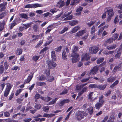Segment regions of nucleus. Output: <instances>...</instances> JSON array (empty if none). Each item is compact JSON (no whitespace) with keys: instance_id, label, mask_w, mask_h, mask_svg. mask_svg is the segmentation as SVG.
Instances as JSON below:
<instances>
[{"instance_id":"nucleus-1","label":"nucleus","mask_w":122,"mask_h":122,"mask_svg":"<svg viewBox=\"0 0 122 122\" xmlns=\"http://www.w3.org/2000/svg\"><path fill=\"white\" fill-rule=\"evenodd\" d=\"M86 116V113L85 112L78 111L75 117L77 120H81L84 118V116Z\"/></svg>"},{"instance_id":"nucleus-2","label":"nucleus","mask_w":122,"mask_h":122,"mask_svg":"<svg viewBox=\"0 0 122 122\" xmlns=\"http://www.w3.org/2000/svg\"><path fill=\"white\" fill-rule=\"evenodd\" d=\"M46 64H47L48 67L50 69H52L56 66V64L53 61H50L48 60L46 61Z\"/></svg>"},{"instance_id":"nucleus-3","label":"nucleus","mask_w":122,"mask_h":122,"mask_svg":"<svg viewBox=\"0 0 122 122\" xmlns=\"http://www.w3.org/2000/svg\"><path fill=\"white\" fill-rule=\"evenodd\" d=\"M78 50V46H74L72 50V52L71 53V55H72V56H74V55H79L77 53Z\"/></svg>"},{"instance_id":"nucleus-4","label":"nucleus","mask_w":122,"mask_h":122,"mask_svg":"<svg viewBox=\"0 0 122 122\" xmlns=\"http://www.w3.org/2000/svg\"><path fill=\"white\" fill-rule=\"evenodd\" d=\"M33 74H32V73H30L26 79L25 80V81L24 83V84L28 83L30 81L33 77Z\"/></svg>"},{"instance_id":"nucleus-5","label":"nucleus","mask_w":122,"mask_h":122,"mask_svg":"<svg viewBox=\"0 0 122 122\" xmlns=\"http://www.w3.org/2000/svg\"><path fill=\"white\" fill-rule=\"evenodd\" d=\"M90 56L89 53H86L82 57L81 60L82 61L84 60L87 61L90 59Z\"/></svg>"},{"instance_id":"nucleus-6","label":"nucleus","mask_w":122,"mask_h":122,"mask_svg":"<svg viewBox=\"0 0 122 122\" xmlns=\"http://www.w3.org/2000/svg\"><path fill=\"white\" fill-rule=\"evenodd\" d=\"M103 104L104 103L102 102H98L95 104L94 108L99 110L103 106Z\"/></svg>"},{"instance_id":"nucleus-7","label":"nucleus","mask_w":122,"mask_h":122,"mask_svg":"<svg viewBox=\"0 0 122 122\" xmlns=\"http://www.w3.org/2000/svg\"><path fill=\"white\" fill-rule=\"evenodd\" d=\"M99 69V67L97 66H95L91 70V73L92 74L95 75Z\"/></svg>"},{"instance_id":"nucleus-8","label":"nucleus","mask_w":122,"mask_h":122,"mask_svg":"<svg viewBox=\"0 0 122 122\" xmlns=\"http://www.w3.org/2000/svg\"><path fill=\"white\" fill-rule=\"evenodd\" d=\"M71 57H73L71 58L72 63H74L78 61V58L79 56L77 55H74V56H72V55H71Z\"/></svg>"},{"instance_id":"nucleus-9","label":"nucleus","mask_w":122,"mask_h":122,"mask_svg":"<svg viewBox=\"0 0 122 122\" xmlns=\"http://www.w3.org/2000/svg\"><path fill=\"white\" fill-rule=\"evenodd\" d=\"M52 36H48V38H47V40L50 41H47V42L45 44L46 45V46L50 44L53 41V40L52 39Z\"/></svg>"},{"instance_id":"nucleus-10","label":"nucleus","mask_w":122,"mask_h":122,"mask_svg":"<svg viewBox=\"0 0 122 122\" xmlns=\"http://www.w3.org/2000/svg\"><path fill=\"white\" fill-rule=\"evenodd\" d=\"M106 13H108V16L112 17L114 14V12L113 10L110 9L106 11Z\"/></svg>"},{"instance_id":"nucleus-11","label":"nucleus","mask_w":122,"mask_h":122,"mask_svg":"<svg viewBox=\"0 0 122 122\" xmlns=\"http://www.w3.org/2000/svg\"><path fill=\"white\" fill-rule=\"evenodd\" d=\"M23 52V49L21 47L17 48L15 51V53L20 55Z\"/></svg>"},{"instance_id":"nucleus-12","label":"nucleus","mask_w":122,"mask_h":122,"mask_svg":"<svg viewBox=\"0 0 122 122\" xmlns=\"http://www.w3.org/2000/svg\"><path fill=\"white\" fill-rule=\"evenodd\" d=\"M85 33V31L84 30H81L77 32L76 35V36H81Z\"/></svg>"},{"instance_id":"nucleus-13","label":"nucleus","mask_w":122,"mask_h":122,"mask_svg":"<svg viewBox=\"0 0 122 122\" xmlns=\"http://www.w3.org/2000/svg\"><path fill=\"white\" fill-rule=\"evenodd\" d=\"M32 28L34 31L35 32H36L39 31V28L37 24H34Z\"/></svg>"},{"instance_id":"nucleus-14","label":"nucleus","mask_w":122,"mask_h":122,"mask_svg":"<svg viewBox=\"0 0 122 122\" xmlns=\"http://www.w3.org/2000/svg\"><path fill=\"white\" fill-rule=\"evenodd\" d=\"M80 28V27L79 26H75L74 28L72 29L71 31V34L75 33L78 30H79Z\"/></svg>"},{"instance_id":"nucleus-15","label":"nucleus","mask_w":122,"mask_h":122,"mask_svg":"<svg viewBox=\"0 0 122 122\" xmlns=\"http://www.w3.org/2000/svg\"><path fill=\"white\" fill-rule=\"evenodd\" d=\"M69 102V101L68 99H64L60 103V106H62L64 105V104L68 103Z\"/></svg>"},{"instance_id":"nucleus-16","label":"nucleus","mask_w":122,"mask_h":122,"mask_svg":"<svg viewBox=\"0 0 122 122\" xmlns=\"http://www.w3.org/2000/svg\"><path fill=\"white\" fill-rule=\"evenodd\" d=\"M121 67V65L120 64L118 65L117 66H115L113 70V72L114 73H115L117 70H119Z\"/></svg>"},{"instance_id":"nucleus-17","label":"nucleus","mask_w":122,"mask_h":122,"mask_svg":"<svg viewBox=\"0 0 122 122\" xmlns=\"http://www.w3.org/2000/svg\"><path fill=\"white\" fill-rule=\"evenodd\" d=\"M96 22V21L95 20H93V19L92 18L91 21L90 22H89L87 23V25L89 27H91L94 25Z\"/></svg>"},{"instance_id":"nucleus-18","label":"nucleus","mask_w":122,"mask_h":122,"mask_svg":"<svg viewBox=\"0 0 122 122\" xmlns=\"http://www.w3.org/2000/svg\"><path fill=\"white\" fill-rule=\"evenodd\" d=\"M6 87L5 89L10 91L11 88L13 87V85L9 83H6Z\"/></svg>"},{"instance_id":"nucleus-19","label":"nucleus","mask_w":122,"mask_h":122,"mask_svg":"<svg viewBox=\"0 0 122 122\" xmlns=\"http://www.w3.org/2000/svg\"><path fill=\"white\" fill-rule=\"evenodd\" d=\"M5 85V84L3 82H2L0 83V92H1L3 91Z\"/></svg>"},{"instance_id":"nucleus-20","label":"nucleus","mask_w":122,"mask_h":122,"mask_svg":"<svg viewBox=\"0 0 122 122\" xmlns=\"http://www.w3.org/2000/svg\"><path fill=\"white\" fill-rule=\"evenodd\" d=\"M55 51H52L51 53V57L53 60L55 61L56 60V56L55 54Z\"/></svg>"},{"instance_id":"nucleus-21","label":"nucleus","mask_w":122,"mask_h":122,"mask_svg":"<svg viewBox=\"0 0 122 122\" xmlns=\"http://www.w3.org/2000/svg\"><path fill=\"white\" fill-rule=\"evenodd\" d=\"M107 86V84H104V85H99L97 86V88L101 90H103L106 88Z\"/></svg>"},{"instance_id":"nucleus-22","label":"nucleus","mask_w":122,"mask_h":122,"mask_svg":"<svg viewBox=\"0 0 122 122\" xmlns=\"http://www.w3.org/2000/svg\"><path fill=\"white\" fill-rule=\"evenodd\" d=\"M57 4L59 5H60L59 8H61L65 5V2L64 1L59 0Z\"/></svg>"},{"instance_id":"nucleus-23","label":"nucleus","mask_w":122,"mask_h":122,"mask_svg":"<svg viewBox=\"0 0 122 122\" xmlns=\"http://www.w3.org/2000/svg\"><path fill=\"white\" fill-rule=\"evenodd\" d=\"M81 0H73V1H72L71 2V5H76Z\"/></svg>"},{"instance_id":"nucleus-24","label":"nucleus","mask_w":122,"mask_h":122,"mask_svg":"<svg viewBox=\"0 0 122 122\" xmlns=\"http://www.w3.org/2000/svg\"><path fill=\"white\" fill-rule=\"evenodd\" d=\"M93 108L91 107L87 109L90 115L92 114L93 112Z\"/></svg>"},{"instance_id":"nucleus-25","label":"nucleus","mask_w":122,"mask_h":122,"mask_svg":"<svg viewBox=\"0 0 122 122\" xmlns=\"http://www.w3.org/2000/svg\"><path fill=\"white\" fill-rule=\"evenodd\" d=\"M78 22L77 21L72 20L70 21L69 22V25L72 26L75 25L77 24Z\"/></svg>"},{"instance_id":"nucleus-26","label":"nucleus","mask_w":122,"mask_h":122,"mask_svg":"<svg viewBox=\"0 0 122 122\" xmlns=\"http://www.w3.org/2000/svg\"><path fill=\"white\" fill-rule=\"evenodd\" d=\"M116 47V45H112L107 46V48L109 50H111L112 49H114Z\"/></svg>"},{"instance_id":"nucleus-27","label":"nucleus","mask_w":122,"mask_h":122,"mask_svg":"<svg viewBox=\"0 0 122 122\" xmlns=\"http://www.w3.org/2000/svg\"><path fill=\"white\" fill-rule=\"evenodd\" d=\"M58 98H56L54 99H53L51 101L49 102L47 105H52L55 103L56 102V101L58 100Z\"/></svg>"},{"instance_id":"nucleus-28","label":"nucleus","mask_w":122,"mask_h":122,"mask_svg":"<svg viewBox=\"0 0 122 122\" xmlns=\"http://www.w3.org/2000/svg\"><path fill=\"white\" fill-rule=\"evenodd\" d=\"M67 55L65 51H63L62 54V58L63 60H66L67 59Z\"/></svg>"},{"instance_id":"nucleus-29","label":"nucleus","mask_w":122,"mask_h":122,"mask_svg":"<svg viewBox=\"0 0 122 122\" xmlns=\"http://www.w3.org/2000/svg\"><path fill=\"white\" fill-rule=\"evenodd\" d=\"M108 27V26H104L103 27H101L100 29L98 31V33L99 34L101 35L102 33V31L104 29L105 27H106V28H107Z\"/></svg>"},{"instance_id":"nucleus-30","label":"nucleus","mask_w":122,"mask_h":122,"mask_svg":"<svg viewBox=\"0 0 122 122\" xmlns=\"http://www.w3.org/2000/svg\"><path fill=\"white\" fill-rule=\"evenodd\" d=\"M68 30V27L65 26L62 30L59 32V33L61 34L63 33L66 31H67Z\"/></svg>"},{"instance_id":"nucleus-31","label":"nucleus","mask_w":122,"mask_h":122,"mask_svg":"<svg viewBox=\"0 0 122 122\" xmlns=\"http://www.w3.org/2000/svg\"><path fill=\"white\" fill-rule=\"evenodd\" d=\"M107 81L108 82H112L115 80V78L113 77H112L110 76L107 78Z\"/></svg>"},{"instance_id":"nucleus-32","label":"nucleus","mask_w":122,"mask_h":122,"mask_svg":"<svg viewBox=\"0 0 122 122\" xmlns=\"http://www.w3.org/2000/svg\"><path fill=\"white\" fill-rule=\"evenodd\" d=\"M36 85L37 86H45L46 85V83L44 82H37L36 83Z\"/></svg>"},{"instance_id":"nucleus-33","label":"nucleus","mask_w":122,"mask_h":122,"mask_svg":"<svg viewBox=\"0 0 122 122\" xmlns=\"http://www.w3.org/2000/svg\"><path fill=\"white\" fill-rule=\"evenodd\" d=\"M104 58L100 57L97 60V64H99L102 62L104 60Z\"/></svg>"},{"instance_id":"nucleus-34","label":"nucleus","mask_w":122,"mask_h":122,"mask_svg":"<svg viewBox=\"0 0 122 122\" xmlns=\"http://www.w3.org/2000/svg\"><path fill=\"white\" fill-rule=\"evenodd\" d=\"M10 91L5 89L4 93V96L5 97H7L8 96L10 92Z\"/></svg>"},{"instance_id":"nucleus-35","label":"nucleus","mask_w":122,"mask_h":122,"mask_svg":"<svg viewBox=\"0 0 122 122\" xmlns=\"http://www.w3.org/2000/svg\"><path fill=\"white\" fill-rule=\"evenodd\" d=\"M9 65L7 61H5L4 63V70H6L8 68Z\"/></svg>"},{"instance_id":"nucleus-36","label":"nucleus","mask_w":122,"mask_h":122,"mask_svg":"<svg viewBox=\"0 0 122 122\" xmlns=\"http://www.w3.org/2000/svg\"><path fill=\"white\" fill-rule=\"evenodd\" d=\"M20 15L21 17L22 18L26 19L28 18L27 15L25 14L22 13Z\"/></svg>"},{"instance_id":"nucleus-37","label":"nucleus","mask_w":122,"mask_h":122,"mask_svg":"<svg viewBox=\"0 0 122 122\" xmlns=\"http://www.w3.org/2000/svg\"><path fill=\"white\" fill-rule=\"evenodd\" d=\"M40 56H33L32 59L34 61H36L40 58Z\"/></svg>"},{"instance_id":"nucleus-38","label":"nucleus","mask_w":122,"mask_h":122,"mask_svg":"<svg viewBox=\"0 0 122 122\" xmlns=\"http://www.w3.org/2000/svg\"><path fill=\"white\" fill-rule=\"evenodd\" d=\"M96 29L95 26L93 25L91 28V34H92L94 33L95 32Z\"/></svg>"},{"instance_id":"nucleus-39","label":"nucleus","mask_w":122,"mask_h":122,"mask_svg":"<svg viewBox=\"0 0 122 122\" xmlns=\"http://www.w3.org/2000/svg\"><path fill=\"white\" fill-rule=\"evenodd\" d=\"M97 86L96 84H90L89 85V88H97Z\"/></svg>"},{"instance_id":"nucleus-40","label":"nucleus","mask_w":122,"mask_h":122,"mask_svg":"<svg viewBox=\"0 0 122 122\" xmlns=\"http://www.w3.org/2000/svg\"><path fill=\"white\" fill-rule=\"evenodd\" d=\"M22 90L21 89H18L16 91L15 95L16 96H18L19 94L22 92Z\"/></svg>"},{"instance_id":"nucleus-41","label":"nucleus","mask_w":122,"mask_h":122,"mask_svg":"<svg viewBox=\"0 0 122 122\" xmlns=\"http://www.w3.org/2000/svg\"><path fill=\"white\" fill-rule=\"evenodd\" d=\"M47 79L48 81L50 82L54 80V78L53 76H48V77Z\"/></svg>"},{"instance_id":"nucleus-42","label":"nucleus","mask_w":122,"mask_h":122,"mask_svg":"<svg viewBox=\"0 0 122 122\" xmlns=\"http://www.w3.org/2000/svg\"><path fill=\"white\" fill-rule=\"evenodd\" d=\"M118 36L119 35L117 33H116L112 36V37L114 41L118 38Z\"/></svg>"},{"instance_id":"nucleus-43","label":"nucleus","mask_w":122,"mask_h":122,"mask_svg":"<svg viewBox=\"0 0 122 122\" xmlns=\"http://www.w3.org/2000/svg\"><path fill=\"white\" fill-rule=\"evenodd\" d=\"M4 71L3 65H1L0 66V74H2Z\"/></svg>"},{"instance_id":"nucleus-44","label":"nucleus","mask_w":122,"mask_h":122,"mask_svg":"<svg viewBox=\"0 0 122 122\" xmlns=\"http://www.w3.org/2000/svg\"><path fill=\"white\" fill-rule=\"evenodd\" d=\"M62 47L61 46L55 48V51L56 52H60L61 51Z\"/></svg>"},{"instance_id":"nucleus-45","label":"nucleus","mask_w":122,"mask_h":122,"mask_svg":"<svg viewBox=\"0 0 122 122\" xmlns=\"http://www.w3.org/2000/svg\"><path fill=\"white\" fill-rule=\"evenodd\" d=\"M99 47H98L97 46L94 49H93L92 50L93 53L94 54L97 53L98 51Z\"/></svg>"},{"instance_id":"nucleus-46","label":"nucleus","mask_w":122,"mask_h":122,"mask_svg":"<svg viewBox=\"0 0 122 122\" xmlns=\"http://www.w3.org/2000/svg\"><path fill=\"white\" fill-rule=\"evenodd\" d=\"M39 37V36L38 35H33L32 36V38H33L32 40V41H36L37 39Z\"/></svg>"},{"instance_id":"nucleus-47","label":"nucleus","mask_w":122,"mask_h":122,"mask_svg":"<svg viewBox=\"0 0 122 122\" xmlns=\"http://www.w3.org/2000/svg\"><path fill=\"white\" fill-rule=\"evenodd\" d=\"M72 16L71 15L68 16H67L64 19V20H66L72 19Z\"/></svg>"},{"instance_id":"nucleus-48","label":"nucleus","mask_w":122,"mask_h":122,"mask_svg":"<svg viewBox=\"0 0 122 122\" xmlns=\"http://www.w3.org/2000/svg\"><path fill=\"white\" fill-rule=\"evenodd\" d=\"M41 105L40 104H36L35 107L37 109L39 110L41 108Z\"/></svg>"},{"instance_id":"nucleus-49","label":"nucleus","mask_w":122,"mask_h":122,"mask_svg":"<svg viewBox=\"0 0 122 122\" xmlns=\"http://www.w3.org/2000/svg\"><path fill=\"white\" fill-rule=\"evenodd\" d=\"M43 110L45 112H48L49 110V108L47 106H44L42 108Z\"/></svg>"},{"instance_id":"nucleus-50","label":"nucleus","mask_w":122,"mask_h":122,"mask_svg":"<svg viewBox=\"0 0 122 122\" xmlns=\"http://www.w3.org/2000/svg\"><path fill=\"white\" fill-rule=\"evenodd\" d=\"M7 4V2H6L2 3L1 4H0V7H5V8H6V5Z\"/></svg>"},{"instance_id":"nucleus-51","label":"nucleus","mask_w":122,"mask_h":122,"mask_svg":"<svg viewBox=\"0 0 122 122\" xmlns=\"http://www.w3.org/2000/svg\"><path fill=\"white\" fill-rule=\"evenodd\" d=\"M103 97L104 96L103 95H102L99 98V102H100L102 101L103 102V103H104L105 102V101L103 100Z\"/></svg>"},{"instance_id":"nucleus-52","label":"nucleus","mask_w":122,"mask_h":122,"mask_svg":"<svg viewBox=\"0 0 122 122\" xmlns=\"http://www.w3.org/2000/svg\"><path fill=\"white\" fill-rule=\"evenodd\" d=\"M43 41L42 40H40L39 42L36 46V47H38L40 46L43 43Z\"/></svg>"},{"instance_id":"nucleus-53","label":"nucleus","mask_w":122,"mask_h":122,"mask_svg":"<svg viewBox=\"0 0 122 122\" xmlns=\"http://www.w3.org/2000/svg\"><path fill=\"white\" fill-rule=\"evenodd\" d=\"M32 24V23H30L27 24H25L24 25V26H25V29H27L29 27H30L31 25Z\"/></svg>"},{"instance_id":"nucleus-54","label":"nucleus","mask_w":122,"mask_h":122,"mask_svg":"<svg viewBox=\"0 0 122 122\" xmlns=\"http://www.w3.org/2000/svg\"><path fill=\"white\" fill-rule=\"evenodd\" d=\"M82 88V85H77L76 86V88L77 90H80L81 88Z\"/></svg>"},{"instance_id":"nucleus-55","label":"nucleus","mask_w":122,"mask_h":122,"mask_svg":"<svg viewBox=\"0 0 122 122\" xmlns=\"http://www.w3.org/2000/svg\"><path fill=\"white\" fill-rule=\"evenodd\" d=\"M13 22L11 24L10 26V29H12L13 27L16 25V21H15V20L13 21Z\"/></svg>"},{"instance_id":"nucleus-56","label":"nucleus","mask_w":122,"mask_h":122,"mask_svg":"<svg viewBox=\"0 0 122 122\" xmlns=\"http://www.w3.org/2000/svg\"><path fill=\"white\" fill-rule=\"evenodd\" d=\"M51 27V25H49L47 27V28L48 29L46 30L45 32V34H47L49 33L51 30V29H49V28H50Z\"/></svg>"},{"instance_id":"nucleus-57","label":"nucleus","mask_w":122,"mask_h":122,"mask_svg":"<svg viewBox=\"0 0 122 122\" xmlns=\"http://www.w3.org/2000/svg\"><path fill=\"white\" fill-rule=\"evenodd\" d=\"M48 49L47 47H46L42 49L40 52V53H43L44 52L46 51Z\"/></svg>"},{"instance_id":"nucleus-58","label":"nucleus","mask_w":122,"mask_h":122,"mask_svg":"<svg viewBox=\"0 0 122 122\" xmlns=\"http://www.w3.org/2000/svg\"><path fill=\"white\" fill-rule=\"evenodd\" d=\"M14 95V93H13L12 92L10 95L9 96V98L8 99L9 101H10L12 100L13 98Z\"/></svg>"},{"instance_id":"nucleus-59","label":"nucleus","mask_w":122,"mask_h":122,"mask_svg":"<svg viewBox=\"0 0 122 122\" xmlns=\"http://www.w3.org/2000/svg\"><path fill=\"white\" fill-rule=\"evenodd\" d=\"M83 8L82 7L79 6L78 8L76 10V12H80L82 11V10Z\"/></svg>"},{"instance_id":"nucleus-60","label":"nucleus","mask_w":122,"mask_h":122,"mask_svg":"<svg viewBox=\"0 0 122 122\" xmlns=\"http://www.w3.org/2000/svg\"><path fill=\"white\" fill-rule=\"evenodd\" d=\"M33 6L34 8H36L41 6V4L36 3L33 4Z\"/></svg>"},{"instance_id":"nucleus-61","label":"nucleus","mask_w":122,"mask_h":122,"mask_svg":"<svg viewBox=\"0 0 122 122\" xmlns=\"http://www.w3.org/2000/svg\"><path fill=\"white\" fill-rule=\"evenodd\" d=\"M113 41H114V40H113V39H112V37L111 38H109L107 40V42L108 43H110L111 42H112Z\"/></svg>"},{"instance_id":"nucleus-62","label":"nucleus","mask_w":122,"mask_h":122,"mask_svg":"<svg viewBox=\"0 0 122 122\" xmlns=\"http://www.w3.org/2000/svg\"><path fill=\"white\" fill-rule=\"evenodd\" d=\"M32 120L31 118H25L23 120V121L25 122H29Z\"/></svg>"},{"instance_id":"nucleus-63","label":"nucleus","mask_w":122,"mask_h":122,"mask_svg":"<svg viewBox=\"0 0 122 122\" xmlns=\"http://www.w3.org/2000/svg\"><path fill=\"white\" fill-rule=\"evenodd\" d=\"M68 92V90L66 89H64L61 93L60 94L61 95L65 94L67 93Z\"/></svg>"},{"instance_id":"nucleus-64","label":"nucleus","mask_w":122,"mask_h":122,"mask_svg":"<svg viewBox=\"0 0 122 122\" xmlns=\"http://www.w3.org/2000/svg\"><path fill=\"white\" fill-rule=\"evenodd\" d=\"M118 13H119V17L120 18H122V14L121 13H122V9H120L118 10Z\"/></svg>"}]
</instances>
